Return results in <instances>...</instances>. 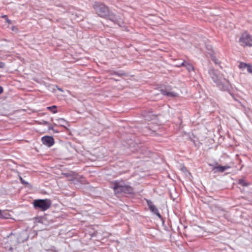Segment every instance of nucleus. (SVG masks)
Listing matches in <instances>:
<instances>
[{"label": "nucleus", "mask_w": 252, "mask_h": 252, "mask_svg": "<svg viewBox=\"0 0 252 252\" xmlns=\"http://www.w3.org/2000/svg\"><path fill=\"white\" fill-rule=\"evenodd\" d=\"M209 73L214 82L220 90L223 91L229 90L231 85L228 80L219 76L217 71L214 69H210Z\"/></svg>", "instance_id": "nucleus-1"}, {"label": "nucleus", "mask_w": 252, "mask_h": 252, "mask_svg": "<svg viewBox=\"0 0 252 252\" xmlns=\"http://www.w3.org/2000/svg\"><path fill=\"white\" fill-rule=\"evenodd\" d=\"M111 187L114 189L115 194H131L133 192L132 188L126 185L123 181H115L112 183Z\"/></svg>", "instance_id": "nucleus-2"}, {"label": "nucleus", "mask_w": 252, "mask_h": 252, "mask_svg": "<svg viewBox=\"0 0 252 252\" xmlns=\"http://www.w3.org/2000/svg\"><path fill=\"white\" fill-rule=\"evenodd\" d=\"M93 7L96 13L100 17H106L110 12L109 8L102 3L95 2Z\"/></svg>", "instance_id": "nucleus-3"}, {"label": "nucleus", "mask_w": 252, "mask_h": 252, "mask_svg": "<svg viewBox=\"0 0 252 252\" xmlns=\"http://www.w3.org/2000/svg\"><path fill=\"white\" fill-rule=\"evenodd\" d=\"M34 207L36 209H39L42 211L48 209L51 205V201L50 199H37L33 201Z\"/></svg>", "instance_id": "nucleus-4"}, {"label": "nucleus", "mask_w": 252, "mask_h": 252, "mask_svg": "<svg viewBox=\"0 0 252 252\" xmlns=\"http://www.w3.org/2000/svg\"><path fill=\"white\" fill-rule=\"evenodd\" d=\"M241 45L243 47L252 46V38L247 32H244L239 40Z\"/></svg>", "instance_id": "nucleus-5"}, {"label": "nucleus", "mask_w": 252, "mask_h": 252, "mask_svg": "<svg viewBox=\"0 0 252 252\" xmlns=\"http://www.w3.org/2000/svg\"><path fill=\"white\" fill-rule=\"evenodd\" d=\"M107 16H108L109 20L115 24L118 25L119 26H122L123 22L121 18H118L117 16L110 12L109 13V14Z\"/></svg>", "instance_id": "nucleus-6"}, {"label": "nucleus", "mask_w": 252, "mask_h": 252, "mask_svg": "<svg viewBox=\"0 0 252 252\" xmlns=\"http://www.w3.org/2000/svg\"><path fill=\"white\" fill-rule=\"evenodd\" d=\"M41 141L44 145L49 147H51L54 144V140L52 136H44L42 137Z\"/></svg>", "instance_id": "nucleus-7"}, {"label": "nucleus", "mask_w": 252, "mask_h": 252, "mask_svg": "<svg viewBox=\"0 0 252 252\" xmlns=\"http://www.w3.org/2000/svg\"><path fill=\"white\" fill-rule=\"evenodd\" d=\"M147 204L149 206L150 210L154 214L156 215L159 218H161V216L160 215L157 208L154 205L153 202L151 200H147Z\"/></svg>", "instance_id": "nucleus-8"}, {"label": "nucleus", "mask_w": 252, "mask_h": 252, "mask_svg": "<svg viewBox=\"0 0 252 252\" xmlns=\"http://www.w3.org/2000/svg\"><path fill=\"white\" fill-rule=\"evenodd\" d=\"M160 91L162 94L169 97H176L178 95L177 93L171 91L169 88H166L165 90L161 89Z\"/></svg>", "instance_id": "nucleus-9"}, {"label": "nucleus", "mask_w": 252, "mask_h": 252, "mask_svg": "<svg viewBox=\"0 0 252 252\" xmlns=\"http://www.w3.org/2000/svg\"><path fill=\"white\" fill-rule=\"evenodd\" d=\"M229 168V166H221L219 165L218 166H215L213 168V170L216 172H223L225 170L228 169Z\"/></svg>", "instance_id": "nucleus-10"}, {"label": "nucleus", "mask_w": 252, "mask_h": 252, "mask_svg": "<svg viewBox=\"0 0 252 252\" xmlns=\"http://www.w3.org/2000/svg\"><path fill=\"white\" fill-rule=\"evenodd\" d=\"M181 65L185 66L189 71H190L193 70V67L192 65L188 62L184 61L181 63Z\"/></svg>", "instance_id": "nucleus-11"}, {"label": "nucleus", "mask_w": 252, "mask_h": 252, "mask_svg": "<svg viewBox=\"0 0 252 252\" xmlns=\"http://www.w3.org/2000/svg\"><path fill=\"white\" fill-rule=\"evenodd\" d=\"M144 117L146 120L150 121L153 119V118L154 117V116L151 113H149V114L145 115Z\"/></svg>", "instance_id": "nucleus-12"}, {"label": "nucleus", "mask_w": 252, "mask_h": 252, "mask_svg": "<svg viewBox=\"0 0 252 252\" xmlns=\"http://www.w3.org/2000/svg\"><path fill=\"white\" fill-rule=\"evenodd\" d=\"M57 106L55 105H53L52 106L48 107L47 108L49 110L52 111L53 113H56L57 112V110H56Z\"/></svg>", "instance_id": "nucleus-13"}, {"label": "nucleus", "mask_w": 252, "mask_h": 252, "mask_svg": "<svg viewBox=\"0 0 252 252\" xmlns=\"http://www.w3.org/2000/svg\"><path fill=\"white\" fill-rule=\"evenodd\" d=\"M248 64L246 63H240L239 67L240 68H242V69L246 68V67L248 66Z\"/></svg>", "instance_id": "nucleus-14"}, {"label": "nucleus", "mask_w": 252, "mask_h": 252, "mask_svg": "<svg viewBox=\"0 0 252 252\" xmlns=\"http://www.w3.org/2000/svg\"><path fill=\"white\" fill-rule=\"evenodd\" d=\"M212 60L214 61L215 64H219L220 63V62H219V60L215 56L212 57Z\"/></svg>", "instance_id": "nucleus-15"}, {"label": "nucleus", "mask_w": 252, "mask_h": 252, "mask_svg": "<svg viewBox=\"0 0 252 252\" xmlns=\"http://www.w3.org/2000/svg\"><path fill=\"white\" fill-rule=\"evenodd\" d=\"M239 184L243 186H247L248 185V184L246 183L244 180L240 179L239 181Z\"/></svg>", "instance_id": "nucleus-16"}, {"label": "nucleus", "mask_w": 252, "mask_h": 252, "mask_svg": "<svg viewBox=\"0 0 252 252\" xmlns=\"http://www.w3.org/2000/svg\"><path fill=\"white\" fill-rule=\"evenodd\" d=\"M247 71L250 73H252V66L250 64H248L247 67H246Z\"/></svg>", "instance_id": "nucleus-17"}, {"label": "nucleus", "mask_w": 252, "mask_h": 252, "mask_svg": "<svg viewBox=\"0 0 252 252\" xmlns=\"http://www.w3.org/2000/svg\"><path fill=\"white\" fill-rule=\"evenodd\" d=\"M58 121H59V123L60 124V125L62 126H63V124L64 123H66V121L63 119H58Z\"/></svg>", "instance_id": "nucleus-18"}, {"label": "nucleus", "mask_w": 252, "mask_h": 252, "mask_svg": "<svg viewBox=\"0 0 252 252\" xmlns=\"http://www.w3.org/2000/svg\"><path fill=\"white\" fill-rule=\"evenodd\" d=\"M20 181H21V183H22L23 184H28V183H27V182H26V181H25L22 179V177H20Z\"/></svg>", "instance_id": "nucleus-19"}, {"label": "nucleus", "mask_w": 252, "mask_h": 252, "mask_svg": "<svg viewBox=\"0 0 252 252\" xmlns=\"http://www.w3.org/2000/svg\"><path fill=\"white\" fill-rule=\"evenodd\" d=\"M4 67V63L0 61V68H3Z\"/></svg>", "instance_id": "nucleus-20"}, {"label": "nucleus", "mask_w": 252, "mask_h": 252, "mask_svg": "<svg viewBox=\"0 0 252 252\" xmlns=\"http://www.w3.org/2000/svg\"><path fill=\"white\" fill-rule=\"evenodd\" d=\"M2 92H3V89L1 86H0V94H1Z\"/></svg>", "instance_id": "nucleus-21"}, {"label": "nucleus", "mask_w": 252, "mask_h": 252, "mask_svg": "<svg viewBox=\"0 0 252 252\" xmlns=\"http://www.w3.org/2000/svg\"><path fill=\"white\" fill-rule=\"evenodd\" d=\"M49 129H53V127L52 126H49Z\"/></svg>", "instance_id": "nucleus-22"}, {"label": "nucleus", "mask_w": 252, "mask_h": 252, "mask_svg": "<svg viewBox=\"0 0 252 252\" xmlns=\"http://www.w3.org/2000/svg\"><path fill=\"white\" fill-rule=\"evenodd\" d=\"M64 175H65L66 176H68V174H64Z\"/></svg>", "instance_id": "nucleus-23"}, {"label": "nucleus", "mask_w": 252, "mask_h": 252, "mask_svg": "<svg viewBox=\"0 0 252 252\" xmlns=\"http://www.w3.org/2000/svg\"><path fill=\"white\" fill-rule=\"evenodd\" d=\"M44 124H47V122H44Z\"/></svg>", "instance_id": "nucleus-24"}, {"label": "nucleus", "mask_w": 252, "mask_h": 252, "mask_svg": "<svg viewBox=\"0 0 252 252\" xmlns=\"http://www.w3.org/2000/svg\"><path fill=\"white\" fill-rule=\"evenodd\" d=\"M7 21L8 23H10V20H7Z\"/></svg>", "instance_id": "nucleus-25"}, {"label": "nucleus", "mask_w": 252, "mask_h": 252, "mask_svg": "<svg viewBox=\"0 0 252 252\" xmlns=\"http://www.w3.org/2000/svg\"><path fill=\"white\" fill-rule=\"evenodd\" d=\"M59 90L60 91H62V90L61 89H59Z\"/></svg>", "instance_id": "nucleus-26"}]
</instances>
